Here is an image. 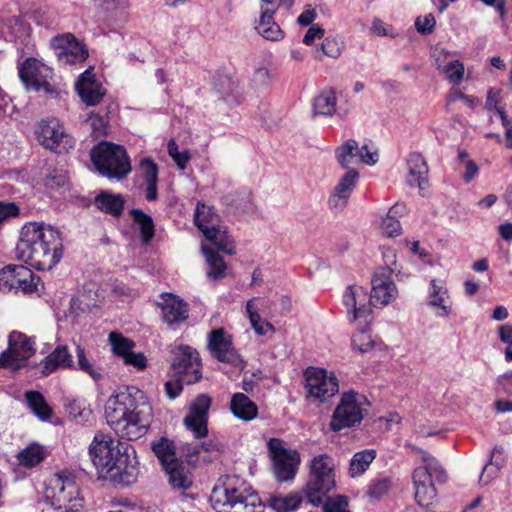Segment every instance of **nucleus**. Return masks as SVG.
Segmentation results:
<instances>
[{
  "label": "nucleus",
  "mask_w": 512,
  "mask_h": 512,
  "mask_svg": "<svg viewBox=\"0 0 512 512\" xmlns=\"http://www.w3.org/2000/svg\"><path fill=\"white\" fill-rule=\"evenodd\" d=\"M171 369L187 385L198 382L202 377L199 354L190 346H179L173 350Z\"/></svg>",
  "instance_id": "ddd939ff"
},
{
  "label": "nucleus",
  "mask_w": 512,
  "mask_h": 512,
  "mask_svg": "<svg viewBox=\"0 0 512 512\" xmlns=\"http://www.w3.org/2000/svg\"><path fill=\"white\" fill-rule=\"evenodd\" d=\"M304 378L307 395L320 402L328 400L339 391L337 377L323 368L308 367L304 371Z\"/></svg>",
  "instance_id": "f8f14e48"
},
{
  "label": "nucleus",
  "mask_w": 512,
  "mask_h": 512,
  "mask_svg": "<svg viewBox=\"0 0 512 512\" xmlns=\"http://www.w3.org/2000/svg\"><path fill=\"white\" fill-rule=\"evenodd\" d=\"M152 450L164 469L178 461L175 456V446L173 442L165 437L153 443Z\"/></svg>",
  "instance_id": "79ce46f5"
},
{
  "label": "nucleus",
  "mask_w": 512,
  "mask_h": 512,
  "mask_svg": "<svg viewBox=\"0 0 512 512\" xmlns=\"http://www.w3.org/2000/svg\"><path fill=\"white\" fill-rule=\"evenodd\" d=\"M18 74L27 89L51 91L49 80L52 78L53 71L37 59L27 58L19 65Z\"/></svg>",
  "instance_id": "f3484780"
},
{
  "label": "nucleus",
  "mask_w": 512,
  "mask_h": 512,
  "mask_svg": "<svg viewBox=\"0 0 512 512\" xmlns=\"http://www.w3.org/2000/svg\"><path fill=\"white\" fill-rule=\"evenodd\" d=\"M343 50V42L335 37H327L321 44V51L331 58H338Z\"/></svg>",
  "instance_id": "5fc2aeb1"
},
{
  "label": "nucleus",
  "mask_w": 512,
  "mask_h": 512,
  "mask_svg": "<svg viewBox=\"0 0 512 512\" xmlns=\"http://www.w3.org/2000/svg\"><path fill=\"white\" fill-rule=\"evenodd\" d=\"M116 442L114 455L102 475L124 485H131L136 482L139 475L135 449L128 442Z\"/></svg>",
  "instance_id": "1a4fd4ad"
},
{
  "label": "nucleus",
  "mask_w": 512,
  "mask_h": 512,
  "mask_svg": "<svg viewBox=\"0 0 512 512\" xmlns=\"http://www.w3.org/2000/svg\"><path fill=\"white\" fill-rule=\"evenodd\" d=\"M88 121L90 122L93 131L99 134L105 131L108 123L106 116H102L93 112L89 114Z\"/></svg>",
  "instance_id": "0e129e2a"
},
{
  "label": "nucleus",
  "mask_w": 512,
  "mask_h": 512,
  "mask_svg": "<svg viewBox=\"0 0 512 512\" xmlns=\"http://www.w3.org/2000/svg\"><path fill=\"white\" fill-rule=\"evenodd\" d=\"M161 302L157 305L161 308L162 318L170 326L178 325L188 318L189 306L178 296L171 293L161 294Z\"/></svg>",
  "instance_id": "393cba45"
},
{
  "label": "nucleus",
  "mask_w": 512,
  "mask_h": 512,
  "mask_svg": "<svg viewBox=\"0 0 512 512\" xmlns=\"http://www.w3.org/2000/svg\"><path fill=\"white\" fill-rule=\"evenodd\" d=\"M358 179L359 173L355 169H348L339 179L328 199V205L332 210L340 212L346 208Z\"/></svg>",
  "instance_id": "5701e85b"
},
{
  "label": "nucleus",
  "mask_w": 512,
  "mask_h": 512,
  "mask_svg": "<svg viewBox=\"0 0 512 512\" xmlns=\"http://www.w3.org/2000/svg\"><path fill=\"white\" fill-rule=\"evenodd\" d=\"M175 377V379L166 381L164 384L165 394L170 400L177 398L183 390V385L186 384L182 381V377Z\"/></svg>",
  "instance_id": "bf43d9fd"
},
{
  "label": "nucleus",
  "mask_w": 512,
  "mask_h": 512,
  "mask_svg": "<svg viewBox=\"0 0 512 512\" xmlns=\"http://www.w3.org/2000/svg\"><path fill=\"white\" fill-rule=\"evenodd\" d=\"M50 45L63 65L81 63L89 56L86 46L70 33L54 36Z\"/></svg>",
  "instance_id": "6ab92c4d"
},
{
  "label": "nucleus",
  "mask_w": 512,
  "mask_h": 512,
  "mask_svg": "<svg viewBox=\"0 0 512 512\" xmlns=\"http://www.w3.org/2000/svg\"><path fill=\"white\" fill-rule=\"evenodd\" d=\"M115 440L103 433H97L89 446L90 459L99 474L107 470L115 450Z\"/></svg>",
  "instance_id": "b1692460"
},
{
  "label": "nucleus",
  "mask_w": 512,
  "mask_h": 512,
  "mask_svg": "<svg viewBox=\"0 0 512 512\" xmlns=\"http://www.w3.org/2000/svg\"><path fill=\"white\" fill-rule=\"evenodd\" d=\"M170 485L174 489L186 490L192 486V475L182 462H175L164 469Z\"/></svg>",
  "instance_id": "f704fd0d"
},
{
  "label": "nucleus",
  "mask_w": 512,
  "mask_h": 512,
  "mask_svg": "<svg viewBox=\"0 0 512 512\" xmlns=\"http://www.w3.org/2000/svg\"><path fill=\"white\" fill-rule=\"evenodd\" d=\"M336 96L331 89L322 91L313 103V112L315 115L332 116L336 110Z\"/></svg>",
  "instance_id": "37998d69"
},
{
  "label": "nucleus",
  "mask_w": 512,
  "mask_h": 512,
  "mask_svg": "<svg viewBox=\"0 0 512 512\" xmlns=\"http://www.w3.org/2000/svg\"><path fill=\"white\" fill-rule=\"evenodd\" d=\"M256 29L258 33L267 40L280 41L284 38L283 30L274 22L272 10L266 9L261 13Z\"/></svg>",
  "instance_id": "58836bf2"
},
{
  "label": "nucleus",
  "mask_w": 512,
  "mask_h": 512,
  "mask_svg": "<svg viewBox=\"0 0 512 512\" xmlns=\"http://www.w3.org/2000/svg\"><path fill=\"white\" fill-rule=\"evenodd\" d=\"M365 401L363 395L354 391L343 393L329 424L331 430L336 432L359 424L363 419L362 405Z\"/></svg>",
  "instance_id": "9b49d317"
},
{
  "label": "nucleus",
  "mask_w": 512,
  "mask_h": 512,
  "mask_svg": "<svg viewBox=\"0 0 512 512\" xmlns=\"http://www.w3.org/2000/svg\"><path fill=\"white\" fill-rule=\"evenodd\" d=\"M46 500L57 510L79 512L83 507V498L73 478L56 473L45 491Z\"/></svg>",
  "instance_id": "0eeeda50"
},
{
  "label": "nucleus",
  "mask_w": 512,
  "mask_h": 512,
  "mask_svg": "<svg viewBox=\"0 0 512 512\" xmlns=\"http://www.w3.org/2000/svg\"><path fill=\"white\" fill-rule=\"evenodd\" d=\"M376 457L374 449H365L356 452L350 460L349 474L351 477L362 475Z\"/></svg>",
  "instance_id": "a19ab883"
},
{
  "label": "nucleus",
  "mask_w": 512,
  "mask_h": 512,
  "mask_svg": "<svg viewBox=\"0 0 512 512\" xmlns=\"http://www.w3.org/2000/svg\"><path fill=\"white\" fill-rule=\"evenodd\" d=\"M504 463L505 457L503 449L497 446L494 447L491 451L490 462L488 464L500 470L504 466Z\"/></svg>",
  "instance_id": "774afa93"
},
{
  "label": "nucleus",
  "mask_w": 512,
  "mask_h": 512,
  "mask_svg": "<svg viewBox=\"0 0 512 512\" xmlns=\"http://www.w3.org/2000/svg\"><path fill=\"white\" fill-rule=\"evenodd\" d=\"M301 498L296 494L273 495L268 499V506L276 512H289L298 508Z\"/></svg>",
  "instance_id": "49530a36"
},
{
  "label": "nucleus",
  "mask_w": 512,
  "mask_h": 512,
  "mask_svg": "<svg viewBox=\"0 0 512 512\" xmlns=\"http://www.w3.org/2000/svg\"><path fill=\"white\" fill-rule=\"evenodd\" d=\"M382 233L388 237L398 236L401 233V225L399 220L390 213H387L381 223Z\"/></svg>",
  "instance_id": "6e6d98bb"
},
{
  "label": "nucleus",
  "mask_w": 512,
  "mask_h": 512,
  "mask_svg": "<svg viewBox=\"0 0 512 512\" xmlns=\"http://www.w3.org/2000/svg\"><path fill=\"white\" fill-rule=\"evenodd\" d=\"M443 72L446 74L447 79L455 85L461 83L465 68L462 62L454 60L449 62L444 68Z\"/></svg>",
  "instance_id": "864d4df0"
},
{
  "label": "nucleus",
  "mask_w": 512,
  "mask_h": 512,
  "mask_svg": "<svg viewBox=\"0 0 512 512\" xmlns=\"http://www.w3.org/2000/svg\"><path fill=\"white\" fill-rule=\"evenodd\" d=\"M415 500L420 507L428 508L437 496L435 483H444L447 474L439 461L428 454L422 457V463L415 468L413 475Z\"/></svg>",
  "instance_id": "39448f33"
},
{
  "label": "nucleus",
  "mask_w": 512,
  "mask_h": 512,
  "mask_svg": "<svg viewBox=\"0 0 512 512\" xmlns=\"http://www.w3.org/2000/svg\"><path fill=\"white\" fill-rule=\"evenodd\" d=\"M90 155L92 164L103 177L120 181L131 172L129 156L120 145L102 141L92 148Z\"/></svg>",
  "instance_id": "20e7f679"
},
{
  "label": "nucleus",
  "mask_w": 512,
  "mask_h": 512,
  "mask_svg": "<svg viewBox=\"0 0 512 512\" xmlns=\"http://www.w3.org/2000/svg\"><path fill=\"white\" fill-rule=\"evenodd\" d=\"M76 90L81 100L89 106L99 104L106 94L105 88L96 80L91 68L81 74L76 83Z\"/></svg>",
  "instance_id": "a878e982"
},
{
  "label": "nucleus",
  "mask_w": 512,
  "mask_h": 512,
  "mask_svg": "<svg viewBox=\"0 0 512 512\" xmlns=\"http://www.w3.org/2000/svg\"><path fill=\"white\" fill-rule=\"evenodd\" d=\"M95 206L106 214L120 217L124 210L125 199L121 194L101 191L94 199Z\"/></svg>",
  "instance_id": "473e14b6"
},
{
  "label": "nucleus",
  "mask_w": 512,
  "mask_h": 512,
  "mask_svg": "<svg viewBox=\"0 0 512 512\" xmlns=\"http://www.w3.org/2000/svg\"><path fill=\"white\" fill-rule=\"evenodd\" d=\"M73 368H75V365L72 359V355L65 345H58L42 361V373L44 375H49L57 369Z\"/></svg>",
  "instance_id": "cd10ccee"
},
{
  "label": "nucleus",
  "mask_w": 512,
  "mask_h": 512,
  "mask_svg": "<svg viewBox=\"0 0 512 512\" xmlns=\"http://www.w3.org/2000/svg\"><path fill=\"white\" fill-rule=\"evenodd\" d=\"M210 502L216 512H263L265 507L258 493L236 476L214 487Z\"/></svg>",
  "instance_id": "7ed1b4c3"
},
{
  "label": "nucleus",
  "mask_w": 512,
  "mask_h": 512,
  "mask_svg": "<svg viewBox=\"0 0 512 512\" xmlns=\"http://www.w3.org/2000/svg\"><path fill=\"white\" fill-rule=\"evenodd\" d=\"M334 465L330 456H315L310 465L309 480L305 488V497L314 506L324 505L330 499L328 494L335 488Z\"/></svg>",
  "instance_id": "423d86ee"
},
{
  "label": "nucleus",
  "mask_w": 512,
  "mask_h": 512,
  "mask_svg": "<svg viewBox=\"0 0 512 512\" xmlns=\"http://www.w3.org/2000/svg\"><path fill=\"white\" fill-rule=\"evenodd\" d=\"M105 418L115 433L128 441L144 436L150 428L153 411L146 394L136 386H122L108 398Z\"/></svg>",
  "instance_id": "f257e3e1"
},
{
  "label": "nucleus",
  "mask_w": 512,
  "mask_h": 512,
  "mask_svg": "<svg viewBox=\"0 0 512 512\" xmlns=\"http://www.w3.org/2000/svg\"><path fill=\"white\" fill-rule=\"evenodd\" d=\"M116 442L114 455L102 475L124 485H131L136 482L139 475L135 449L128 442Z\"/></svg>",
  "instance_id": "6e6552de"
},
{
  "label": "nucleus",
  "mask_w": 512,
  "mask_h": 512,
  "mask_svg": "<svg viewBox=\"0 0 512 512\" xmlns=\"http://www.w3.org/2000/svg\"><path fill=\"white\" fill-rule=\"evenodd\" d=\"M20 271L18 265L10 264L0 270V290L3 292L16 291Z\"/></svg>",
  "instance_id": "09e8293b"
},
{
  "label": "nucleus",
  "mask_w": 512,
  "mask_h": 512,
  "mask_svg": "<svg viewBox=\"0 0 512 512\" xmlns=\"http://www.w3.org/2000/svg\"><path fill=\"white\" fill-rule=\"evenodd\" d=\"M348 498L338 495L334 499H328L323 505L324 512H351L348 508Z\"/></svg>",
  "instance_id": "4d7b16f0"
},
{
  "label": "nucleus",
  "mask_w": 512,
  "mask_h": 512,
  "mask_svg": "<svg viewBox=\"0 0 512 512\" xmlns=\"http://www.w3.org/2000/svg\"><path fill=\"white\" fill-rule=\"evenodd\" d=\"M76 355V369L88 374L94 381H100L103 379L102 369L87 358L85 350L81 346H77Z\"/></svg>",
  "instance_id": "de8ad7c7"
},
{
  "label": "nucleus",
  "mask_w": 512,
  "mask_h": 512,
  "mask_svg": "<svg viewBox=\"0 0 512 512\" xmlns=\"http://www.w3.org/2000/svg\"><path fill=\"white\" fill-rule=\"evenodd\" d=\"M372 289L370 303L373 307H383L391 303L397 296V288L387 268L377 270L371 280Z\"/></svg>",
  "instance_id": "4be33fe9"
},
{
  "label": "nucleus",
  "mask_w": 512,
  "mask_h": 512,
  "mask_svg": "<svg viewBox=\"0 0 512 512\" xmlns=\"http://www.w3.org/2000/svg\"><path fill=\"white\" fill-rule=\"evenodd\" d=\"M208 347L212 356L220 362L235 367L243 364L240 355L233 348L231 337L222 328L214 329L209 333Z\"/></svg>",
  "instance_id": "412c9836"
},
{
  "label": "nucleus",
  "mask_w": 512,
  "mask_h": 512,
  "mask_svg": "<svg viewBox=\"0 0 512 512\" xmlns=\"http://www.w3.org/2000/svg\"><path fill=\"white\" fill-rule=\"evenodd\" d=\"M215 89L228 104H238L242 99V90L237 80L229 76H219Z\"/></svg>",
  "instance_id": "c9c22d12"
},
{
  "label": "nucleus",
  "mask_w": 512,
  "mask_h": 512,
  "mask_svg": "<svg viewBox=\"0 0 512 512\" xmlns=\"http://www.w3.org/2000/svg\"><path fill=\"white\" fill-rule=\"evenodd\" d=\"M335 156L339 165L347 169L356 163L374 165L378 161L377 151L371 152L367 145L358 146L357 141L349 139L335 150Z\"/></svg>",
  "instance_id": "aec40b11"
},
{
  "label": "nucleus",
  "mask_w": 512,
  "mask_h": 512,
  "mask_svg": "<svg viewBox=\"0 0 512 512\" xmlns=\"http://www.w3.org/2000/svg\"><path fill=\"white\" fill-rule=\"evenodd\" d=\"M211 404L212 398L209 395L199 394L189 405V411L183 419V424L195 438H204L208 434V416Z\"/></svg>",
  "instance_id": "a211bd4d"
},
{
  "label": "nucleus",
  "mask_w": 512,
  "mask_h": 512,
  "mask_svg": "<svg viewBox=\"0 0 512 512\" xmlns=\"http://www.w3.org/2000/svg\"><path fill=\"white\" fill-rule=\"evenodd\" d=\"M392 487V481L389 477L372 480L368 486L367 495L372 499H379L385 495Z\"/></svg>",
  "instance_id": "603ef678"
},
{
  "label": "nucleus",
  "mask_w": 512,
  "mask_h": 512,
  "mask_svg": "<svg viewBox=\"0 0 512 512\" xmlns=\"http://www.w3.org/2000/svg\"><path fill=\"white\" fill-rule=\"evenodd\" d=\"M241 198L236 200V207L244 212L250 213L254 211V204L251 198V192L247 189H242L238 192Z\"/></svg>",
  "instance_id": "e2e57ef3"
},
{
  "label": "nucleus",
  "mask_w": 512,
  "mask_h": 512,
  "mask_svg": "<svg viewBox=\"0 0 512 512\" xmlns=\"http://www.w3.org/2000/svg\"><path fill=\"white\" fill-rule=\"evenodd\" d=\"M232 414L239 420L251 421L258 415L257 405L244 393H235L230 402Z\"/></svg>",
  "instance_id": "c756f323"
},
{
  "label": "nucleus",
  "mask_w": 512,
  "mask_h": 512,
  "mask_svg": "<svg viewBox=\"0 0 512 512\" xmlns=\"http://www.w3.org/2000/svg\"><path fill=\"white\" fill-rule=\"evenodd\" d=\"M108 339L113 353L121 358H124L135 347L134 341L115 331L109 334Z\"/></svg>",
  "instance_id": "8fccbe9b"
},
{
  "label": "nucleus",
  "mask_w": 512,
  "mask_h": 512,
  "mask_svg": "<svg viewBox=\"0 0 512 512\" xmlns=\"http://www.w3.org/2000/svg\"><path fill=\"white\" fill-rule=\"evenodd\" d=\"M35 135L39 144L58 154L68 152L75 146V139L66 132L63 124L56 118L38 122Z\"/></svg>",
  "instance_id": "9d476101"
},
{
  "label": "nucleus",
  "mask_w": 512,
  "mask_h": 512,
  "mask_svg": "<svg viewBox=\"0 0 512 512\" xmlns=\"http://www.w3.org/2000/svg\"><path fill=\"white\" fill-rule=\"evenodd\" d=\"M124 363L128 366H132L137 370H144L147 367V359L141 352L135 353L132 350L122 358Z\"/></svg>",
  "instance_id": "052dcab7"
},
{
  "label": "nucleus",
  "mask_w": 512,
  "mask_h": 512,
  "mask_svg": "<svg viewBox=\"0 0 512 512\" xmlns=\"http://www.w3.org/2000/svg\"><path fill=\"white\" fill-rule=\"evenodd\" d=\"M18 269L20 274H18L19 279L15 293L31 294L37 291V286L40 282L39 276L35 275L31 269L24 265H18Z\"/></svg>",
  "instance_id": "a18cd8bd"
},
{
  "label": "nucleus",
  "mask_w": 512,
  "mask_h": 512,
  "mask_svg": "<svg viewBox=\"0 0 512 512\" xmlns=\"http://www.w3.org/2000/svg\"><path fill=\"white\" fill-rule=\"evenodd\" d=\"M268 448L276 478L281 482L293 479L300 464V454L296 450L284 448L282 441L277 438L269 440Z\"/></svg>",
  "instance_id": "4468645a"
},
{
  "label": "nucleus",
  "mask_w": 512,
  "mask_h": 512,
  "mask_svg": "<svg viewBox=\"0 0 512 512\" xmlns=\"http://www.w3.org/2000/svg\"><path fill=\"white\" fill-rule=\"evenodd\" d=\"M202 251L208 264V277L213 279L224 278L226 275L227 266L223 258L210 247L202 246Z\"/></svg>",
  "instance_id": "ea45409f"
},
{
  "label": "nucleus",
  "mask_w": 512,
  "mask_h": 512,
  "mask_svg": "<svg viewBox=\"0 0 512 512\" xmlns=\"http://www.w3.org/2000/svg\"><path fill=\"white\" fill-rule=\"evenodd\" d=\"M130 214L134 222L139 226L142 242L144 244L150 243L155 235V226L152 217L140 209H132Z\"/></svg>",
  "instance_id": "c03bdc74"
},
{
  "label": "nucleus",
  "mask_w": 512,
  "mask_h": 512,
  "mask_svg": "<svg viewBox=\"0 0 512 512\" xmlns=\"http://www.w3.org/2000/svg\"><path fill=\"white\" fill-rule=\"evenodd\" d=\"M436 21L432 14H427L424 18L418 17L415 21V26L418 32L421 34H430L434 27Z\"/></svg>",
  "instance_id": "680f3d73"
},
{
  "label": "nucleus",
  "mask_w": 512,
  "mask_h": 512,
  "mask_svg": "<svg viewBox=\"0 0 512 512\" xmlns=\"http://www.w3.org/2000/svg\"><path fill=\"white\" fill-rule=\"evenodd\" d=\"M144 182L158 180V167L150 158H144L140 162Z\"/></svg>",
  "instance_id": "13d9d810"
},
{
  "label": "nucleus",
  "mask_w": 512,
  "mask_h": 512,
  "mask_svg": "<svg viewBox=\"0 0 512 512\" xmlns=\"http://www.w3.org/2000/svg\"><path fill=\"white\" fill-rule=\"evenodd\" d=\"M18 214L19 208L14 203L0 201V224L7 218L17 216Z\"/></svg>",
  "instance_id": "69168bd1"
},
{
  "label": "nucleus",
  "mask_w": 512,
  "mask_h": 512,
  "mask_svg": "<svg viewBox=\"0 0 512 512\" xmlns=\"http://www.w3.org/2000/svg\"><path fill=\"white\" fill-rule=\"evenodd\" d=\"M194 224L204 234L211 233V229L221 224V218L214 206L198 201L194 211Z\"/></svg>",
  "instance_id": "c85d7f7f"
},
{
  "label": "nucleus",
  "mask_w": 512,
  "mask_h": 512,
  "mask_svg": "<svg viewBox=\"0 0 512 512\" xmlns=\"http://www.w3.org/2000/svg\"><path fill=\"white\" fill-rule=\"evenodd\" d=\"M368 326L360 324L358 333L352 337V346L361 353H366L373 347V342L367 334Z\"/></svg>",
  "instance_id": "3c124183"
},
{
  "label": "nucleus",
  "mask_w": 512,
  "mask_h": 512,
  "mask_svg": "<svg viewBox=\"0 0 512 512\" xmlns=\"http://www.w3.org/2000/svg\"><path fill=\"white\" fill-rule=\"evenodd\" d=\"M25 401L33 414L41 421H50L53 416V410L47 403L45 397L39 391H26Z\"/></svg>",
  "instance_id": "e433bc0d"
},
{
  "label": "nucleus",
  "mask_w": 512,
  "mask_h": 512,
  "mask_svg": "<svg viewBox=\"0 0 512 512\" xmlns=\"http://www.w3.org/2000/svg\"><path fill=\"white\" fill-rule=\"evenodd\" d=\"M407 166L409 171L407 183L410 186H417L422 189L429 171L427 162L422 154L417 152L411 153L407 159Z\"/></svg>",
  "instance_id": "7c9ffc66"
},
{
  "label": "nucleus",
  "mask_w": 512,
  "mask_h": 512,
  "mask_svg": "<svg viewBox=\"0 0 512 512\" xmlns=\"http://www.w3.org/2000/svg\"><path fill=\"white\" fill-rule=\"evenodd\" d=\"M47 455L48 451L43 445L33 442L19 451L16 458L19 465L25 468H33L42 463Z\"/></svg>",
  "instance_id": "4c0bfd02"
},
{
  "label": "nucleus",
  "mask_w": 512,
  "mask_h": 512,
  "mask_svg": "<svg viewBox=\"0 0 512 512\" xmlns=\"http://www.w3.org/2000/svg\"><path fill=\"white\" fill-rule=\"evenodd\" d=\"M203 235L218 251L227 255L236 253L234 239L222 224L212 228L211 233H204Z\"/></svg>",
  "instance_id": "72a5a7b5"
},
{
  "label": "nucleus",
  "mask_w": 512,
  "mask_h": 512,
  "mask_svg": "<svg viewBox=\"0 0 512 512\" xmlns=\"http://www.w3.org/2000/svg\"><path fill=\"white\" fill-rule=\"evenodd\" d=\"M324 36V29H322L319 25L311 26L306 32L303 43L305 45H312L315 39H321Z\"/></svg>",
  "instance_id": "338daca9"
},
{
  "label": "nucleus",
  "mask_w": 512,
  "mask_h": 512,
  "mask_svg": "<svg viewBox=\"0 0 512 512\" xmlns=\"http://www.w3.org/2000/svg\"><path fill=\"white\" fill-rule=\"evenodd\" d=\"M35 341L24 333L13 331L9 335L8 349L0 355V366L18 369L19 361L29 359L35 353Z\"/></svg>",
  "instance_id": "dca6fc26"
},
{
  "label": "nucleus",
  "mask_w": 512,
  "mask_h": 512,
  "mask_svg": "<svg viewBox=\"0 0 512 512\" xmlns=\"http://www.w3.org/2000/svg\"><path fill=\"white\" fill-rule=\"evenodd\" d=\"M342 302L347 309V317L350 321H360V324L368 326L373 320V305L363 287L348 286L343 293Z\"/></svg>",
  "instance_id": "2eb2a0df"
},
{
  "label": "nucleus",
  "mask_w": 512,
  "mask_h": 512,
  "mask_svg": "<svg viewBox=\"0 0 512 512\" xmlns=\"http://www.w3.org/2000/svg\"><path fill=\"white\" fill-rule=\"evenodd\" d=\"M427 305L440 318L448 317L452 312V301L447 288L441 281L432 279L428 290Z\"/></svg>",
  "instance_id": "bb28decb"
},
{
  "label": "nucleus",
  "mask_w": 512,
  "mask_h": 512,
  "mask_svg": "<svg viewBox=\"0 0 512 512\" xmlns=\"http://www.w3.org/2000/svg\"><path fill=\"white\" fill-rule=\"evenodd\" d=\"M61 232L43 222L26 223L16 245V257L39 271L55 267L63 257Z\"/></svg>",
  "instance_id": "f03ea898"
},
{
  "label": "nucleus",
  "mask_w": 512,
  "mask_h": 512,
  "mask_svg": "<svg viewBox=\"0 0 512 512\" xmlns=\"http://www.w3.org/2000/svg\"><path fill=\"white\" fill-rule=\"evenodd\" d=\"M98 13L109 22H117L126 17L128 0H95Z\"/></svg>",
  "instance_id": "2f4dec72"
}]
</instances>
